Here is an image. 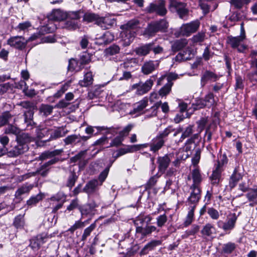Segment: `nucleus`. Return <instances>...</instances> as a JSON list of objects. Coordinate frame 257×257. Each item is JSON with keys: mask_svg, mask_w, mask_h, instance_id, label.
<instances>
[{"mask_svg": "<svg viewBox=\"0 0 257 257\" xmlns=\"http://www.w3.org/2000/svg\"><path fill=\"white\" fill-rule=\"evenodd\" d=\"M46 236H43L42 234L38 235L36 237L32 238L30 240L29 246L34 251L38 250L41 245L45 242Z\"/></svg>", "mask_w": 257, "mask_h": 257, "instance_id": "nucleus-20", "label": "nucleus"}, {"mask_svg": "<svg viewBox=\"0 0 257 257\" xmlns=\"http://www.w3.org/2000/svg\"><path fill=\"white\" fill-rule=\"evenodd\" d=\"M120 48L116 45H112L105 50V53L106 55H114L119 52Z\"/></svg>", "mask_w": 257, "mask_h": 257, "instance_id": "nucleus-47", "label": "nucleus"}, {"mask_svg": "<svg viewBox=\"0 0 257 257\" xmlns=\"http://www.w3.org/2000/svg\"><path fill=\"white\" fill-rule=\"evenodd\" d=\"M174 130L171 125L168 126L163 132H160L159 134L154 138L151 143H150V150L154 152H156L159 151L164 145V139L168 137V136Z\"/></svg>", "mask_w": 257, "mask_h": 257, "instance_id": "nucleus-3", "label": "nucleus"}, {"mask_svg": "<svg viewBox=\"0 0 257 257\" xmlns=\"http://www.w3.org/2000/svg\"><path fill=\"white\" fill-rule=\"evenodd\" d=\"M12 117V115L9 111H5L0 115V126L6 124L10 119Z\"/></svg>", "mask_w": 257, "mask_h": 257, "instance_id": "nucleus-43", "label": "nucleus"}, {"mask_svg": "<svg viewBox=\"0 0 257 257\" xmlns=\"http://www.w3.org/2000/svg\"><path fill=\"white\" fill-rule=\"evenodd\" d=\"M66 27L69 29L76 30L79 28L78 23L72 19H68L66 22Z\"/></svg>", "mask_w": 257, "mask_h": 257, "instance_id": "nucleus-60", "label": "nucleus"}, {"mask_svg": "<svg viewBox=\"0 0 257 257\" xmlns=\"http://www.w3.org/2000/svg\"><path fill=\"white\" fill-rule=\"evenodd\" d=\"M136 233L140 235V239H143L146 236L151 234L153 232H159V229H157V227L154 225H147L145 227L142 226L136 227Z\"/></svg>", "mask_w": 257, "mask_h": 257, "instance_id": "nucleus-17", "label": "nucleus"}, {"mask_svg": "<svg viewBox=\"0 0 257 257\" xmlns=\"http://www.w3.org/2000/svg\"><path fill=\"white\" fill-rule=\"evenodd\" d=\"M112 163L113 162L111 163L110 165L106 168L99 175L98 179L101 182V185L106 178L109 171V168L111 166Z\"/></svg>", "mask_w": 257, "mask_h": 257, "instance_id": "nucleus-63", "label": "nucleus"}, {"mask_svg": "<svg viewBox=\"0 0 257 257\" xmlns=\"http://www.w3.org/2000/svg\"><path fill=\"white\" fill-rule=\"evenodd\" d=\"M54 109V107L48 104H42L40 108L39 111L45 116H48L51 114Z\"/></svg>", "mask_w": 257, "mask_h": 257, "instance_id": "nucleus-42", "label": "nucleus"}, {"mask_svg": "<svg viewBox=\"0 0 257 257\" xmlns=\"http://www.w3.org/2000/svg\"><path fill=\"white\" fill-rule=\"evenodd\" d=\"M83 21L87 23H94L103 30L109 29L112 27L116 22L115 19L106 15L101 17L98 14L87 12L83 16Z\"/></svg>", "mask_w": 257, "mask_h": 257, "instance_id": "nucleus-1", "label": "nucleus"}, {"mask_svg": "<svg viewBox=\"0 0 257 257\" xmlns=\"http://www.w3.org/2000/svg\"><path fill=\"white\" fill-rule=\"evenodd\" d=\"M69 131L66 129L65 126L58 127L56 129L50 128V137L48 139L44 141L45 142L56 140L59 138H62L66 136Z\"/></svg>", "mask_w": 257, "mask_h": 257, "instance_id": "nucleus-14", "label": "nucleus"}, {"mask_svg": "<svg viewBox=\"0 0 257 257\" xmlns=\"http://www.w3.org/2000/svg\"><path fill=\"white\" fill-rule=\"evenodd\" d=\"M37 136L41 139L50 134V128L37 127L36 130Z\"/></svg>", "mask_w": 257, "mask_h": 257, "instance_id": "nucleus-56", "label": "nucleus"}, {"mask_svg": "<svg viewBox=\"0 0 257 257\" xmlns=\"http://www.w3.org/2000/svg\"><path fill=\"white\" fill-rule=\"evenodd\" d=\"M168 218L166 214L160 215L157 218V224L158 227H163L167 222Z\"/></svg>", "mask_w": 257, "mask_h": 257, "instance_id": "nucleus-59", "label": "nucleus"}, {"mask_svg": "<svg viewBox=\"0 0 257 257\" xmlns=\"http://www.w3.org/2000/svg\"><path fill=\"white\" fill-rule=\"evenodd\" d=\"M207 106V104L205 103L203 99H198L196 100V102L192 104V108L193 110H198L201 108H203L205 106Z\"/></svg>", "mask_w": 257, "mask_h": 257, "instance_id": "nucleus-57", "label": "nucleus"}, {"mask_svg": "<svg viewBox=\"0 0 257 257\" xmlns=\"http://www.w3.org/2000/svg\"><path fill=\"white\" fill-rule=\"evenodd\" d=\"M32 185H24L20 187L16 192L15 196L16 197H20L22 195L25 193H28L33 188Z\"/></svg>", "mask_w": 257, "mask_h": 257, "instance_id": "nucleus-39", "label": "nucleus"}, {"mask_svg": "<svg viewBox=\"0 0 257 257\" xmlns=\"http://www.w3.org/2000/svg\"><path fill=\"white\" fill-rule=\"evenodd\" d=\"M16 141L20 144L27 145L28 143L33 141V138L28 134L22 133L18 135L16 137Z\"/></svg>", "mask_w": 257, "mask_h": 257, "instance_id": "nucleus-32", "label": "nucleus"}, {"mask_svg": "<svg viewBox=\"0 0 257 257\" xmlns=\"http://www.w3.org/2000/svg\"><path fill=\"white\" fill-rule=\"evenodd\" d=\"M63 152V149H57L52 151H45L39 156L40 160L43 161L61 155Z\"/></svg>", "mask_w": 257, "mask_h": 257, "instance_id": "nucleus-24", "label": "nucleus"}, {"mask_svg": "<svg viewBox=\"0 0 257 257\" xmlns=\"http://www.w3.org/2000/svg\"><path fill=\"white\" fill-rule=\"evenodd\" d=\"M78 139H79V136L76 135H72L68 136L66 138H65L63 140V141L65 145H69L75 143H77V141Z\"/></svg>", "mask_w": 257, "mask_h": 257, "instance_id": "nucleus-51", "label": "nucleus"}, {"mask_svg": "<svg viewBox=\"0 0 257 257\" xmlns=\"http://www.w3.org/2000/svg\"><path fill=\"white\" fill-rule=\"evenodd\" d=\"M20 105L24 108L28 109L24 112V120L26 123L27 130H31L36 126V123L33 120L35 105L33 103L28 101H22Z\"/></svg>", "mask_w": 257, "mask_h": 257, "instance_id": "nucleus-5", "label": "nucleus"}, {"mask_svg": "<svg viewBox=\"0 0 257 257\" xmlns=\"http://www.w3.org/2000/svg\"><path fill=\"white\" fill-rule=\"evenodd\" d=\"M207 212L212 219L217 220L219 218V212L213 207L208 208Z\"/></svg>", "mask_w": 257, "mask_h": 257, "instance_id": "nucleus-55", "label": "nucleus"}, {"mask_svg": "<svg viewBox=\"0 0 257 257\" xmlns=\"http://www.w3.org/2000/svg\"><path fill=\"white\" fill-rule=\"evenodd\" d=\"M158 61L149 60L146 61L141 68L142 72L145 75H149L154 71L159 66Z\"/></svg>", "mask_w": 257, "mask_h": 257, "instance_id": "nucleus-18", "label": "nucleus"}, {"mask_svg": "<svg viewBox=\"0 0 257 257\" xmlns=\"http://www.w3.org/2000/svg\"><path fill=\"white\" fill-rule=\"evenodd\" d=\"M187 40L185 39L176 40L172 46L174 52H177L184 48L187 44Z\"/></svg>", "mask_w": 257, "mask_h": 257, "instance_id": "nucleus-34", "label": "nucleus"}, {"mask_svg": "<svg viewBox=\"0 0 257 257\" xmlns=\"http://www.w3.org/2000/svg\"><path fill=\"white\" fill-rule=\"evenodd\" d=\"M141 148V145H136L129 146L128 148L126 150L124 149H121L118 150L117 154L115 156H114L113 157L114 159H116L117 158L119 157L120 156L123 155L127 153L137 151L138 150H139Z\"/></svg>", "mask_w": 257, "mask_h": 257, "instance_id": "nucleus-28", "label": "nucleus"}, {"mask_svg": "<svg viewBox=\"0 0 257 257\" xmlns=\"http://www.w3.org/2000/svg\"><path fill=\"white\" fill-rule=\"evenodd\" d=\"M28 40L22 36L11 37L7 40V44L18 50H23L26 47Z\"/></svg>", "mask_w": 257, "mask_h": 257, "instance_id": "nucleus-11", "label": "nucleus"}, {"mask_svg": "<svg viewBox=\"0 0 257 257\" xmlns=\"http://www.w3.org/2000/svg\"><path fill=\"white\" fill-rule=\"evenodd\" d=\"M249 191L246 194V197L250 202L249 206H254L257 205V186L250 189Z\"/></svg>", "mask_w": 257, "mask_h": 257, "instance_id": "nucleus-25", "label": "nucleus"}, {"mask_svg": "<svg viewBox=\"0 0 257 257\" xmlns=\"http://www.w3.org/2000/svg\"><path fill=\"white\" fill-rule=\"evenodd\" d=\"M133 127L134 125L132 124H128L121 131L119 132V136L124 139V137H126L129 134Z\"/></svg>", "mask_w": 257, "mask_h": 257, "instance_id": "nucleus-62", "label": "nucleus"}, {"mask_svg": "<svg viewBox=\"0 0 257 257\" xmlns=\"http://www.w3.org/2000/svg\"><path fill=\"white\" fill-rule=\"evenodd\" d=\"M203 100H204L205 103L207 104V106H210L212 105L214 102L213 94L212 93H208L205 96Z\"/></svg>", "mask_w": 257, "mask_h": 257, "instance_id": "nucleus-64", "label": "nucleus"}, {"mask_svg": "<svg viewBox=\"0 0 257 257\" xmlns=\"http://www.w3.org/2000/svg\"><path fill=\"white\" fill-rule=\"evenodd\" d=\"M172 84L170 83H166L159 91V95L162 96H165L168 95L171 91L172 88Z\"/></svg>", "mask_w": 257, "mask_h": 257, "instance_id": "nucleus-53", "label": "nucleus"}, {"mask_svg": "<svg viewBox=\"0 0 257 257\" xmlns=\"http://www.w3.org/2000/svg\"><path fill=\"white\" fill-rule=\"evenodd\" d=\"M28 149V145L21 144L17 142L16 144L11 147L8 153L9 157H16L26 152Z\"/></svg>", "mask_w": 257, "mask_h": 257, "instance_id": "nucleus-13", "label": "nucleus"}, {"mask_svg": "<svg viewBox=\"0 0 257 257\" xmlns=\"http://www.w3.org/2000/svg\"><path fill=\"white\" fill-rule=\"evenodd\" d=\"M151 51H153L155 55L160 54L163 53L164 48L151 42L141 45L135 50L136 54L139 56H147Z\"/></svg>", "mask_w": 257, "mask_h": 257, "instance_id": "nucleus-4", "label": "nucleus"}, {"mask_svg": "<svg viewBox=\"0 0 257 257\" xmlns=\"http://www.w3.org/2000/svg\"><path fill=\"white\" fill-rule=\"evenodd\" d=\"M162 244V241L159 240H152L142 248L140 252L141 255H145L148 253V252L153 250L156 246H159Z\"/></svg>", "mask_w": 257, "mask_h": 257, "instance_id": "nucleus-22", "label": "nucleus"}, {"mask_svg": "<svg viewBox=\"0 0 257 257\" xmlns=\"http://www.w3.org/2000/svg\"><path fill=\"white\" fill-rule=\"evenodd\" d=\"M171 154L166 155L163 157H159L157 160L159 171L162 173H165L168 167L172 158Z\"/></svg>", "mask_w": 257, "mask_h": 257, "instance_id": "nucleus-19", "label": "nucleus"}, {"mask_svg": "<svg viewBox=\"0 0 257 257\" xmlns=\"http://www.w3.org/2000/svg\"><path fill=\"white\" fill-rule=\"evenodd\" d=\"M20 132V129L12 124H9L5 130V133L7 134H13L18 136Z\"/></svg>", "mask_w": 257, "mask_h": 257, "instance_id": "nucleus-48", "label": "nucleus"}, {"mask_svg": "<svg viewBox=\"0 0 257 257\" xmlns=\"http://www.w3.org/2000/svg\"><path fill=\"white\" fill-rule=\"evenodd\" d=\"M77 179L78 176L76 173L74 171H70L67 180L66 186L71 189L74 186Z\"/></svg>", "mask_w": 257, "mask_h": 257, "instance_id": "nucleus-37", "label": "nucleus"}, {"mask_svg": "<svg viewBox=\"0 0 257 257\" xmlns=\"http://www.w3.org/2000/svg\"><path fill=\"white\" fill-rule=\"evenodd\" d=\"M139 24V21L134 19L128 21L125 25L123 26V27L126 30L134 31L135 29L138 28Z\"/></svg>", "mask_w": 257, "mask_h": 257, "instance_id": "nucleus-49", "label": "nucleus"}, {"mask_svg": "<svg viewBox=\"0 0 257 257\" xmlns=\"http://www.w3.org/2000/svg\"><path fill=\"white\" fill-rule=\"evenodd\" d=\"M66 198V196L62 192H59L56 194L52 196L50 198L51 201L61 202L64 203Z\"/></svg>", "mask_w": 257, "mask_h": 257, "instance_id": "nucleus-50", "label": "nucleus"}, {"mask_svg": "<svg viewBox=\"0 0 257 257\" xmlns=\"http://www.w3.org/2000/svg\"><path fill=\"white\" fill-rule=\"evenodd\" d=\"M98 185V181L96 179L89 181L83 189V192L88 195L94 193Z\"/></svg>", "mask_w": 257, "mask_h": 257, "instance_id": "nucleus-26", "label": "nucleus"}, {"mask_svg": "<svg viewBox=\"0 0 257 257\" xmlns=\"http://www.w3.org/2000/svg\"><path fill=\"white\" fill-rule=\"evenodd\" d=\"M190 51L189 50L180 52L176 55L174 60L179 62L186 61L190 59Z\"/></svg>", "mask_w": 257, "mask_h": 257, "instance_id": "nucleus-38", "label": "nucleus"}, {"mask_svg": "<svg viewBox=\"0 0 257 257\" xmlns=\"http://www.w3.org/2000/svg\"><path fill=\"white\" fill-rule=\"evenodd\" d=\"M93 81L92 72H88L84 74L83 79L79 81V84L82 87H87L92 84Z\"/></svg>", "mask_w": 257, "mask_h": 257, "instance_id": "nucleus-30", "label": "nucleus"}, {"mask_svg": "<svg viewBox=\"0 0 257 257\" xmlns=\"http://www.w3.org/2000/svg\"><path fill=\"white\" fill-rule=\"evenodd\" d=\"M136 36L135 31L126 30L123 32L122 37L126 45H129Z\"/></svg>", "mask_w": 257, "mask_h": 257, "instance_id": "nucleus-29", "label": "nucleus"}, {"mask_svg": "<svg viewBox=\"0 0 257 257\" xmlns=\"http://www.w3.org/2000/svg\"><path fill=\"white\" fill-rule=\"evenodd\" d=\"M95 227L96 224L95 223H93L91 224L89 227L85 229L81 237L82 240H85L87 237L90 235L91 232L95 229Z\"/></svg>", "mask_w": 257, "mask_h": 257, "instance_id": "nucleus-54", "label": "nucleus"}, {"mask_svg": "<svg viewBox=\"0 0 257 257\" xmlns=\"http://www.w3.org/2000/svg\"><path fill=\"white\" fill-rule=\"evenodd\" d=\"M168 27L169 23L166 19H160L149 24L145 29L144 34L150 37H152L158 32L164 33L166 32Z\"/></svg>", "mask_w": 257, "mask_h": 257, "instance_id": "nucleus-2", "label": "nucleus"}, {"mask_svg": "<svg viewBox=\"0 0 257 257\" xmlns=\"http://www.w3.org/2000/svg\"><path fill=\"white\" fill-rule=\"evenodd\" d=\"M242 178V175L238 172V168H235L233 171L232 174L231 175L229 181V186L231 188L235 187L238 182Z\"/></svg>", "mask_w": 257, "mask_h": 257, "instance_id": "nucleus-23", "label": "nucleus"}, {"mask_svg": "<svg viewBox=\"0 0 257 257\" xmlns=\"http://www.w3.org/2000/svg\"><path fill=\"white\" fill-rule=\"evenodd\" d=\"M145 11L148 14H155L160 17H164L167 14L168 11L166 7V3L163 0L150 3L146 8Z\"/></svg>", "mask_w": 257, "mask_h": 257, "instance_id": "nucleus-6", "label": "nucleus"}, {"mask_svg": "<svg viewBox=\"0 0 257 257\" xmlns=\"http://www.w3.org/2000/svg\"><path fill=\"white\" fill-rule=\"evenodd\" d=\"M216 228L213 224L207 223L203 226L201 233L203 235L211 236L216 233Z\"/></svg>", "mask_w": 257, "mask_h": 257, "instance_id": "nucleus-27", "label": "nucleus"}, {"mask_svg": "<svg viewBox=\"0 0 257 257\" xmlns=\"http://www.w3.org/2000/svg\"><path fill=\"white\" fill-rule=\"evenodd\" d=\"M44 197V194L42 193H40L35 196H32L29 200H27L26 205L28 207H32L35 206L40 201L42 200Z\"/></svg>", "mask_w": 257, "mask_h": 257, "instance_id": "nucleus-31", "label": "nucleus"}, {"mask_svg": "<svg viewBox=\"0 0 257 257\" xmlns=\"http://www.w3.org/2000/svg\"><path fill=\"white\" fill-rule=\"evenodd\" d=\"M148 102V99L147 97H144L136 104L134 108V112L137 113L142 111L147 106Z\"/></svg>", "mask_w": 257, "mask_h": 257, "instance_id": "nucleus-36", "label": "nucleus"}, {"mask_svg": "<svg viewBox=\"0 0 257 257\" xmlns=\"http://www.w3.org/2000/svg\"><path fill=\"white\" fill-rule=\"evenodd\" d=\"M245 38L244 30L242 28L241 35L237 37L229 36L227 38V43L232 48L237 49L239 52H243L247 49V46L240 45L241 42Z\"/></svg>", "mask_w": 257, "mask_h": 257, "instance_id": "nucleus-9", "label": "nucleus"}, {"mask_svg": "<svg viewBox=\"0 0 257 257\" xmlns=\"http://www.w3.org/2000/svg\"><path fill=\"white\" fill-rule=\"evenodd\" d=\"M153 84V80L151 79H149L145 83H139L134 84L133 87L137 89L136 93L137 94L143 95L150 91Z\"/></svg>", "mask_w": 257, "mask_h": 257, "instance_id": "nucleus-15", "label": "nucleus"}, {"mask_svg": "<svg viewBox=\"0 0 257 257\" xmlns=\"http://www.w3.org/2000/svg\"><path fill=\"white\" fill-rule=\"evenodd\" d=\"M218 79L219 77L216 73L210 70H206L201 74V86L204 87L208 82H215Z\"/></svg>", "mask_w": 257, "mask_h": 257, "instance_id": "nucleus-16", "label": "nucleus"}, {"mask_svg": "<svg viewBox=\"0 0 257 257\" xmlns=\"http://www.w3.org/2000/svg\"><path fill=\"white\" fill-rule=\"evenodd\" d=\"M114 38V35L110 32H105L103 35L100 38L102 40L103 43L107 44L112 42Z\"/></svg>", "mask_w": 257, "mask_h": 257, "instance_id": "nucleus-46", "label": "nucleus"}, {"mask_svg": "<svg viewBox=\"0 0 257 257\" xmlns=\"http://www.w3.org/2000/svg\"><path fill=\"white\" fill-rule=\"evenodd\" d=\"M221 172L222 169L218 168H216L215 170L213 171L211 176L210 177L212 184L215 185L219 183L221 177Z\"/></svg>", "mask_w": 257, "mask_h": 257, "instance_id": "nucleus-33", "label": "nucleus"}, {"mask_svg": "<svg viewBox=\"0 0 257 257\" xmlns=\"http://www.w3.org/2000/svg\"><path fill=\"white\" fill-rule=\"evenodd\" d=\"M190 207L191 208L188 211V214L185 219V221L184 222V226L185 227L190 225L193 220L194 210L196 207H195V206H191Z\"/></svg>", "mask_w": 257, "mask_h": 257, "instance_id": "nucleus-40", "label": "nucleus"}, {"mask_svg": "<svg viewBox=\"0 0 257 257\" xmlns=\"http://www.w3.org/2000/svg\"><path fill=\"white\" fill-rule=\"evenodd\" d=\"M193 125H189L186 127L185 130L182 132L181 136L179 140V142H182L186 138L189 137L193 132Z\"/></svg>", "mask_w": 257, "mask_h": 257, "instance_id": "nucleus-41", "label": "nucleus"}, {"mask_svg": "<svg viewBox=\"0 0 257 257\" xmlns=\"http://www.w3.org/2000/svg\"><path fill=\"white\" fill-rule=\"evenodd\" d=\"M208 121V117H201L198 121L196 122L198 125V128L201 132L205 128L206 124Z\"/></svg>", "mask_w": 257, "mask_h": 257, "instance_id": "nucleus-58", "label": "nucleus"}, {"mask_svg": "<svg viewBox=\"0 0 257 257\" xmlns=\"http://www.w3.org/2000/svg\"><path fill=\"white\" fill-rule=\"evenodd\" d=\"M236 248V245L234 243L228 242L223 244L222 246V251L225 253H231Z\"/></svg>", "mask_w": 257, "mask_h": 257, "instance_id": "nucleus-52", "label": "nucleus"}, {"mask_svg": "<svg viewBox=\"0 0 257 257\" xmlns=\"http://www.w3.org/2000/svg\"><path fill=\"white\" fill-rule=\"evenodd\" d=\"M49 18L53 21H62L67 18V14L66 12L60 9L54 10L50 15Z\"/></svg>", "mask_w": 257, "mask_h": 257, "instance_id": "nucleus-21", "label": "nucleus"}, {"mask_svg": "<svg viewBox=\"0 0 257 257\" xmlns=\"http://www.w3.org/2000/svg\"><path fill=\"white\" fill-rule=\"evenodd\" d=\"M237 215L235 213L229 214L225 221L219 220L217 222L218 228L222 229L224 231L229 233L235 226Z\"/></svg>", "mask_w": 257, "mask_h": 257, "instance_id": "nucleus-8", "label": "nucleus"}, {"mask_svg": "<svg viewBox=\"0 0 257 257\" xmlns=\"http://www.w3.org/2000/svg\"><path fill=\"white\" fill-rule=\"evenodd\" d=\"M82 13L81 10L77 11H70L66 13L67 18L77 21L81 18V14Z\"/></svg>", "mask_w": 257, "mask_h": 257, "instance_id": "nucleus-45", "label": "nucleus"}, {"mask_svg": "<svg viewBox=\"0 0 257 257\" xmlns=\"http://www.w3.org/2000/svg\"><path fill=\"white\" fill-rule=\"evenodd\" d=\"M186 6V4L184 3L176 0H170L169 9L171 11L177 12L179 18L182 19H186L188 16L189 10Z\"/></svg>", "mask_w": 257, "mask_h": 257, "instance_id": "nucleus-7", "label": "nucleus"}, {"mask_svg": "<svg viewBox=\"0 0 257 257\" xmlns=\"http://www.w3.org/2000/svg\"><path fill=\"white\" fill-rule=\"evenodd\" d=\"M200 23L195 20L190 23L183 24L180 28V33L184 36H189L195 33L200 27Z\"/></svg>", "mask_w": 257, "mask_h": 257, "instance_id": "nucleus-10", "label": "nucleus"}, {"mask_svg": "<svg viewBox=\"0 0 257 257\" xmlns=\"http://www.w3.org/2000/svg\"><path fill=\"white\" fill-rule=\"evenodd\" d=\"M24 215H19L17 216L14 221L13 225L17 228H23L25 225L24 219Z\"/></svg>", "mask_w": 257, "mask_h": 257, "instance_id": "nucleus-44", "label": "nucleus"}, {"mask_svg": "<svg viewBox=\"0 0 257 257\" xmlns=\"http://www.w3.org/2000/svg\"><path fill=\"white\" fill-rule=\"evenodd\" d=\"M190 195L187 199V202L189 205L196 206L201 198V188L200 187H196L195 186H190Z\"/></svg>", "mask_w": 257, "mask_h": 257, "instance_id": "nucleus-12", "label": "nucleus"}, {"mask_svg": "<svg viewBox=\"0 0 257 257\" xmlns=\"http://www.w3.org/2000/svg\"><path fill=\"white\" fill-rule=\"evenodd\" d=\"M189 157V154H183L182 155H180V153L177 154V157L176 160L172 162L173 164L175 167H178L180 165L181 161L182 160H186Z\"/></svg>", "mask_w": 257, "mask_h": 257, "instance_id": "nucleus-61", "label": "nucleus"}, {"mask_svg": "<svg viewBox=\"0 0 257 257\" xmlns=\"http://www.w3.org/2000/svg\"><path fill=\"white\" fill-rule=\"evenodd\" d=\"M193 183L191 186L200 187V183L202 181L201 174L198 169H194L192 172Z\"/></svg>", "mask_w": 257, "mask_h": 257, "instance_id": "nucleus-35", "label": "nucleus"}]
</instances>
